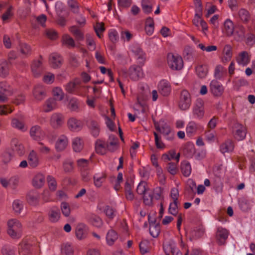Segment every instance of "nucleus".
Returning <instances> with one entry per match:
<instances>
[{"label": "nucleus", "instance_id": "nucleus-1", "mask_svg": "<svg viewBox=\"0 0 255 255\" xmlns=\"http://www.w3.org/2000/svg\"><path fill=\"white\" fill-rule=\"evenodd\" d=\"M7 234L13 239H19L21 237L22 225L16 219L9 220L7 223Z\"/></svg>", "mask_w": 255, "mask_h": 255}, {"label": "nucleus", "instance_id": "nucleus-2", "mask_svg": "<svg viewBox=\"0 0 255 255\" xmlns=\"http://www.w3.org/2000/svg\"><path fill=\"white\" fill-rule=\"evenodd\" d=\"M77 165L80 170L82 179L88 182L91 179V167L89 161L84 159H80L77 161Z\"/></svg>", "mask_w": 255, "mask_h": 255}, {"label": "nucleus", "instance_id": "nucleus-3", "mask_svg": "<svg viewBox=\"0 0 255 255\" xmlns=\"http://www.w3.org/2000/svg\"><path fill=\"white\" fill-rule=\"evenodd\" d=\"M168 64L169 67L174 70H179L183 66L182 57L177 55L169 53L167 55Z\"/></svg>", "mask_w": 255, "mask_h": 255}, {"label": "nucleus", "instance_id": "nucleus-4", "mask_svg": "<svg viewBox=\"0 0 255 255\" xmlns=\"http://www.w3.org/2000/svg\"><path fill=\"white\" fill-rule=\"evenodd\" d=\"M191 105V98L189 93L186 90L181 92L178 102V107L182 111L189 109Z\"/></svg>", "mask_w": 255, "mask_h": 255}, {"label": "nucleus", "instance_id": "nucleus-5", "mask_svg": "<svg viewBox=\"0 0 255 255\" xmlns=\"http://www.w3.org/2000/svg\"><path fill=\"white\" fill-rule=\"evenodd\" d=\"M232 133L236 139L242 140L245 139L247 134L246 128L241 124L235 123L233 127Z\"/></svg>", "mask_w": 255, "mask_h": 255}, {"label": "nucleus", "instance_id": "nucleus-6", "mask_svg": "<svg viewBox=\"0 0 255 255\" xmlns=\"http://www.w3.org/2000/svg\"><path fill=\"white\" fill-rule=\"evenodd\" d=\"M193 114L198 119H202L204 116V102L201 98L196 99L193 107Z\"/></svg>", "mask_w": 255, "mask_h": 255}, {"label": "nucleus", "instance_id": "nucleus-7", "mask_svg": "<svg viewBox=\"0 0 255 255\" xmlns=\"http://www.w3.org/2000/svg\"><path fill=\"white\" fill-rule=\"evenodd\" d=\"M163 248L166 255H182L176 248L175 243L172 240L164 242Z\"/></svg>", "mask_w": 255, "mask_h": 255}, {"label": "nucleus", "instance_id": "nucleus-8", "mask_svg": "<svg viewBox=\"0 0 255 255\" xmlns=\"http://www.w3.org/2000/svg\"><path fill=\"white\" fill-rule=\"evenodd\" d=\"M12 93L11 87L6 82H0V103L5 102Z\"/></svg>", "mask_w": 255, "mask_h": 255}, {"label": "nucleus", "instance_id": "nucleus-9", "mask_svg": "<svg viewBox=\"0 0 255 255\" xmlns=\"http://www.w3.org/2000/svg\"><path fill=\"white\" fill-rule=\"evenodd\" d=\"M32 94L36 101H41L47 96V90L43 85L37 84L34 87Z\"/></svg>", "mask_w": 255, "mask_h": 255}, {"label": "nucleus", "instance_id": "nucleus-10", "mask_svg": "<svg viewBox=\"0 0 255 255\" xmlns=\"http://www.w3.org/2000/svg\"><path fill=\"white\" fill-rule=\"evenodd\" d=\"M224 90L223 85L220 82L215 79L211 81L210 91L214 96H221L223 93Z\"/></svg>", "mask_w": 255, "mask_h": 255}, {"label": "nucleus", "instance_id": "nucleus-11", "mask_svg": "<svg viewBox=\"0 0 255 255\" xmlns=\"http://www.w3.org/2000/svg\"><path fill=\"white\" fill-rule=\"evenodd\" d=\"M64 116L60 113H53L50 117L49 124L55 129L60 128L64 123Z\"/></svg>", "mask_w": 255, "mask_h": 255}, {"label": "nucleus", "instance_id": "nucleus-12", "mask_svg": "<svg viewBox=\"0 0 255 255\" xmlns=\"http://www.w3.org/2000/svg\"><path fill=\"white\" fill-rule=\"evenodd\" d=\"M128 75L132 80L136 81L143 76L141 68L139 66H130L128 72Z\"/></svg>", "mask_w": 255, "mask_h": 255}, {"label": "nucleus", "instance_id": "nucleus-13", "mask_svg": "<svg viewBox=\"0 0 255 255\" xmlns=\"http://www.w3.org/2000/svg\"><path fill=\"white\" fill-rule=\"evenodd\" d=\"M57 108V103L54 98H50L47 99L41 107L42 111L44 113H49Z\"/></svg>", "mask_w": 255, "mask_h": 255}, {"label": "nucleus", "instance_id": "nucleus-14", "mask_svg": "<svg viewBox=\"0 0 255 255\" xmlns=\"http://www.w3.org/2000/svg\"><path fill=\"white\" fill-rule=\"evenodd\" d=\"M201 128V126L198 123L191 121L188 123L186 128V132L187 135L192 136L195 135L198 130Z\"/></svg>", "mask_w": 255, "mask_h": 255}, {"label": "nucleus", "instance_id": "nucleus-15", "mask_svg": "<svg viewBox=\"0 0 255 255\" xmlns=\"http://www.w3.org/2000/svg\"><path fill=\"white\" fill-rule=\"evenodd\" d=\"M22 118L23 117L21 115H16L15 117L11 119V126L22 131H25L27 128L23 124Z\"/></svg>", "mask_w": 255, "mask_h": 255}, {"label": "nucleus", "instance_id": "nucleus-16", "mask_svg": "<svg viewBox=\"0 0 255 255\" xmlns=\"http://www.w3.org/2000/svg\"><path fill=\"white\" fill-rule=\"evenodd\" d=\"M31 68V71L34 77H38L41 74L43 70L41 56L40 57L39 59L33 61Z\"/></svg>", "mask_w": 255, "mask_h": 255}, {"label": "nucleus", "instance_id": "nucleus-17", "mask_svg": "<svg viewBox=\"0 0 255 255\" xmlns=\"http://www.w3.org/2000/svg\"><path fill=\"white\" fill-rule=\"evenodd\" d=\"M155 127L156 130L163 135L168 134L171 132L170 126L163 120H160L159 123H155Z\"/></svg>", "mask_w": 255, "mask_h": 255}, {"label": "nucleus", "instance_id": "nucleus-18", "mask_svg": "<svg viewBox=\"0 0 255 255\" xmlns=\"http://www.w3.org/2000/svg\"><path fill=\"white\" fill-rule=\"evenodd\" d=\"M68 139L67 137L64 135H60L55 143V149L57 151L64 150L68 145Z\"/></svg>", "mask_w": 255, "mask_h": 255}, {"label": "nucleus", "instance_id": "nucleus-19", "mask_svg": "<svg viewBox=\"0 0 255 255\" xmlns=\"http://www.w3.org/2000/svg\"><path fill=\"white\" fill-rule=\"evenodd\" d=\"M228 235L229 232L227 230L222 227L218 228L216 233V238L218 244L220 245H224L228 237Z\"/></svg>", "mask_w": 255, "mask_h": 255}, {"label": "nucleus", "instance_id": "nucleus-20", "mask_svg": "<svg viewBox=\"0 0 255 255\" xmlns=\"http://www.w3.org/2000/svg\"><path fill=\"white\" fill-rule=\"evenodd\" d=\"M158 89L159 93L164 96H168L171 92L170 84L165 80H162L159 83Z\"/></svg>", "mask_w": 255, "mask_h": 255}, {"label": "nucleus", "instance_id": "nucleus-21", "mask_svg": "<svg viewBox=\"0 0 255 255\" xmlns=\"http://www.w3.org/2000/svg\"><path fill=\"white\" fill-rule=\"evenodd\" d=\"M69 128L72 131H79L82 128L83 123L81 121L75 118H71L68 121Z\"/></svg>", "mask_w": 255, "mask_h": 255}, {"label": "nucleus", "instance_id": "nucleus-22", "mask_svg": "<svg viewBox=\"0 0 255 255\" xmlns=\"http://www.w3.org/2000/svg\"><path fill=\"white\" fill-rule=\"evenodd\" d=\"M235 28L233 21L230 19H227L224 21L222 31L227 36H231L233 35Z\"/></svg>", "mask_w": 255, "mask_h": 255}, {"label": "nucleus", "instance_id": "nucleus-23", "mask_svg": "<svg viewBox=\"0 0 255 255\" xmlns=\"http://www.w3.org/2000/svg\"><path fill=\"white\" fill-rule=\"evenodd\" d=\"M3 8H6V11L1 15V19L3 21H5L10 18L13 15L12 9L13 7L12 6L8 5V3L6 2H2L0 3V10Z\"/></svg>", "mask_w": 255, "mask_h": 255}, {"label": "nucleus", "instance_id": "nucleus-24", "mask_svg": "<svg viewBox=\"0 0 255 255\" xmlns=\"http://www.w3.org/2000/svg\"><path fill=\"white\" fill-rule=\"evenodd\" d=\"M88 233V227L86 225L83 224H78L75 230V234L76 237L79 239L82 240L85 238Z\"/></svg>", "mask_w": 255, "mask_h": 255}, {"label": "nucleus", "instance_id": "nucleus-25", "mask_svg": "<svg viewBox=\"0 0 255 255\" xmlns=\"http://www.w3.org/2000/svg\"><path fill=\"white\" fill-rule=\"evenodd\" d=\"M28 162L32 168L36 167L39 164V159L38 154L36 151L31 150L28 156Z\"/></svg>", "mask_w": 255, "mask_h": 255}, {"label": "nucleus", "instance_id": "nucleus-26", "mask_svg": "<svg viewBox=\"0 0 255 255\" xmlns=\"http://www.w3.org/2000/svg\"><path fill=\"white\" fill-rule=\"evenodd\" d=\"M11 146L12 149L19 155H22L24 153V146L18 139L13 138L11 141Z\"/></svg>", "mask_w": 255, "mask_h": 255}, {"label": "nucleus", "instance_id": "nucleus-27", "mask_svg": "<svg viewBox=\"0 0 255 255\" xmlns=\"http://www.w3.org/2000/svg\"><path fill=\"white\" fill-rule=\"evenodd\" d=\"M233 35L236 40L243 41L245 38V27L243 25H238L234 29Z\"/></svg>", "mask_w": 255, "mask_h": 255}, {"label": "nucleus", "instance_id": "nucleus-28", "mask_svg": "<svg viewBox=\"0 0 255 255\" xmlns=\"http://www.w3.org/2000/svg\"><path fill=\"white\" fill-rule=\"evenodd\" d=\"M32 244L31 242L28 240H23L19 244V250L24 255H27L31 252Z\"/></svg>", "mask_w": 255, "mask_h": 255}, {"label": "nucleus", "instance_id": "nucleus-29", "mask_svg": "<svg viewBox=\"0 0 255 255\" xmlns=\"http://www.w3.org/2000/svg\"><path fill=\"white\" fill-rule=\"evenodd\" d=\"M80 88L78 82H70L65 86L66 90L69 93L79 95V90Z\"/></svg>", "mask_w": 255, "mask_h": 255}, {"label": "nucleus", "instance_id": "nucleus-30", "mask_svg": "<svg viewBox=\"0 0 255 255\" xmlns=\"http://www.w3.org/2000/svg\"><path fill=\"white\" fill-rule=\"evenodd\" d=\"M118 138L114 135H110L108 141L106 143L108 150L113 152L118 147Z\"/></svg>", "mask_w": 255, "mask_h": 255}, {"label": "nucleus", "instance_id": "nucleus-31", "mask_svg": "<svg viewBox=\"0 0 255 255\" xmlns=\"http://www.w3.org/2000/svg\"><path fill=\"white\" fill-rule=\"evenodd\" d=\"M119 235L118 233L113 229L110 230L106 235V242L109 246H112L118 240Z\"/></svg>", "mask_w": 255, "mask_h": 255}, {"label": "nucleus", "instance_id": "nucleus-32", "mask_svg": "<svg viewBox=\"0 0 255 255\" xmlns=\"http://www.w3.org/2000/svg\"><path fill=\"white\" fill-rule=\"evenodd\" d=\"M160 231V225L155 221L149 222V233L153 238H156L159 235Z\"/></svg>", "mask_w": 255, "mask_h": 255}, {"label": "nucleus", "instance_id": "nucleus-33", "mask_svg": "<svg viewBox=\"0 0 255 255\" xmlns=\"http://www.w3.org/2000/svg\"><path fill=\"white\" fill-rule=\"evenodd\" d=\"M45 182L44 176L41 173L36 174L32 180V185L37 188L42 187Z\"/></svg>", "mask_w": 255, "mask_h": 255}, {"label": "nucleus", "instance_id": "nucleus-34", "mask_svg": "<svg viewBox=\"0 0 255 255\" xmlns=\"http://www.w3.org/2000/svg\"><path fill=\"white\" fill-rule=\"evenodd\" d=\"M30 134L32 138L36 140H40L43 136V133L38 126H34L31 128Z\"/></svg>", "mask_w": 255, "mask_h": 255}, {"label": "nucleus", "instance_id": "nucleus-35", "mask_svg": "<svg viewBox=\"0 0 255 255\" xmlns=\"http://www.w3.org/2000/svg\"><path fill=\"white\" fill-rule=\"evenodd\" d=\"M250 58L246 51H243L239 54L237 58L238 63L242 66H246L250 62Z\"/></svg>", "mask_w": 255, "mask_h": 255}, {"label": "nucleus", "instance_id": "nucleus-36", "mask_svg": "<svg viewBox=\"0 0 255 255\" xmlns=\"http://www.w3.org/2000/svg\"><path fill=\"white\" fill-rule=\"evenodd\" d=\"M106 178V175L103 172L95 174L93 176L94 185L98 188L102 186Z\"/></svg>", "mask_w": 255, "mask_h": 255}, {"label": "nucleus", "instance_id": "nucleus-37", "mask_svg": "<svg viewBox=\"0 0 255 255\" xmlns=\"http://www.w3.org/2000/svg\"><path fill=\"white\" fill-rule=\"evenodd\" d=\"M50 62L53 68L59 67L62 64V58L57 53H52L50 56Z\"/></svg>", "mask_w": 255, "mask_h": 255}, {"label": "nucleus", "instance_id": "nucleus-38", "mask_svg": "<svg viewBox=\"0 0 255 255\" xmlns=\"http://www.w3.org/2000/svg\"><path fill=\"white\" fill-rule=\"evenodd\" d=\"M60 217L59 209L56 207H52L49 212V218L51 222L55 223L57 222Z\"/></svg>", "mask_w": 255, "mask_h": 255}, {"label": "nucleus", "instance_id": "nucleus-39", "mask_svg": "<svg viewBox=\"0 0 255 255\" xmlns=\"http://www.w3.org/2000/svg\"><path fill=\"white\" fill-rule=\"evenodd\" d=\"M18 49L22 55L26 57L29 56L31 53L30 46L25 43L20 42L19 43Z\"/></svg>", "mask_w": 255, "mask_h": 255}, {"label": "nucleus", "instance_id": "nucleus-40", "mask_svg": "<svg viewBox=\"0 0 255 255\" xmlns=\"http://www.w3.org/2000/svg\"><path fill=\"white\" fill-rule=\"evenodd\" d=\"M234 145L231 140H227L220 146V151L222 153L230 152L233 150Z\"/></svg>", "mask_w": 255, "mask_h": 255}, {"label": "nucleus", "instance_id": "nucleus-41", "mask_svg": "<svg viewBox=\"0 0 255 255\" xmlns=\"http://www.w3.org/2000/svg\"><path fill=\"white\" fill-rule=\"evenodd\" d=\"M104 213L107 218L106 222L109 224L110 222L116 216V211L111 207L107 206L104 209Z\"/></svg>", "mask_w": 255, "mask_h": 255}, {"label": "nucleus", "instance_id": "nucleus-42", "mask_svg": "<svg viewBox=\"0 0 255 255\" xmlns=\"http://www.w3.org/2000/svg\"><path fill=\"white\" fill-rule=\"evenodd\" d=\"M72 147L74 151L80 152L83 148V141L78 137L74 138L72 140Z\"/></svg>", "mask_w": 255, "mask_h": 255}, {"label": "nucleus", "instance_id": "nucleus-43", "mask_svg": "<svg viewBox=\"0 0 255 255\" xmlns=\"http://www.w3.org/2000/svg\"><path fill=\"white\" fill-rule=\"evenodd\" d=\"M95 149L98 153L104 154L107 150L106 143L101 140H97L95 143Z\"/></svg>", "mask_w": 255, "mask_h": 255}, {"label": "nucleus", "instance_id": "nucleus-44", "mask_svg": "<svg viewBox=\"0 0 255 255\" xmlns=\"http://www.w3.org/2000/svg\"><path fill=\"white\" fill-rule=\"evenodd\" d=\"M141 7L143 12L149 13L152 11L153 1L152 0H142Z\"/></svg>", "mask_w": 255, "mask_h": 255}, {"label": "nucleus", "instance_id": "nucleus-45", "mask_svg": "<svg viewBox=\"0 0 255 255\" xmlns=\"http://www.w3.org/2000/svg\"><path fill=\"white\" fill-rule=\"evenodd\" d=\"M9 70V62L4 61L0 63V76L5 77L8 75Z\"/></svg>", "mask_w": 255, "mask_h": 255}, {"label": "nucleus", "instance_id": "nucleus-46", "mask_svg": "<svg viewBox=\"0 0 255 255\" xmlns=\"http://www.w3.org/2000/svg\"><path fill=\"white\" fill-rule=\"evenodd\" d=\"M196 72L200 78H205L208 73L207 66L206 65H199L196 68Z\"/></svg>", "mask_w": 255, "mask_h": 255}, {"label": "nucleus", "instance_id": "nucleus-47", "mask_svg": "<svg viewBox=\"0 0 255 255\" xmlns=\"http://www.w3.org/2000/svg\"><path fill=\"white\" fill-rule=\"evenodd\" d=\"M89 127L91 130V132L93 136L94 137L98 136L100 132V127L99 124L95 121H91Z\"/></svg>", "mask_w": 255, "mask_h": 255}, {"label": "nucleus", "instance_id": "nucleus-48", "mask_svg": "<svg viewBox=\"0 0 255 255\" xmlns=\"http://www.w3.org/2000/svg\"><path fill=\"white\" fill-rule=\"evenodd\" d=\"M132 52L136 56L137 58L142 61L145 59L144 54L142 49L138 46H133L130 48Z\"/></svg>", "mask_w": 255, "mask_h": 255}, {"label": "nucleus", "instance_id": "nucleus-49", "mask_svg": "<svg viewBox=\"0 0 255 255\" xmlns=\"http://www.w3.org/2000/svg\"><path fill=\"white\" fill-rule=\"evenodd\" d=\"M238 16L240 20L244 23L248 22L250 18L249 12L244 8H242L239 11Z\"/></svg>", "mask_w": 255, "mask_h": 255}, {"label": "nucleus", "instance_id": "nucleus-50", "mask_svg": "<svg viewBox=\"0 0 255 255\" xmlns=\"http://www.w3.org/2000/svg\"><path fill=\"white\" fill-rule=\"evenodd\" d=\"M181 170L182 173L185 176H189L191 172V167L190 163L186 161H185L181 163Z\"/></svg>", "mask_w": 255, "mask_h": 255}, {"label": "nucleus", "instance_id": "nucleus-51", "mask_svg": "<svg viewBox=\"0 0 255 255\" xmlns=\"http://www.w3.org/2000/svg\"><path fill=\"white\" fill-rule=\"evenodd\" d=\"M26 198L27 202L30 204L34 205L38 202L39 195L37 193L32 192L29 193Z\"/></svg>", "mask_w": 255, "mask_h": 255}, {"label": "nucleus", "instance_id": "nucleus-52", "mask_svg": "<svg viewBox=\"0 0 255 255\" xmlns=\"http://www.w3.org/2000/svg\"><path fill=\"white\" fill-rule=\"evenodd\" d=\"M67 4L71 10L74 13H78L79 12V4L75 0H68Z\"/></svg>", "mask_w": 255, "mask_h": 255}, {"label": "nucleus", "instance_id": "nucleus-53", "mask_svg": "<svg viewBox=\"0 0 255 255\" xmlns=\"http://www.w3.org/2000/svg\"><path fill=\"white\" fill-rule=\"evenodd\" d=\"M53 95L56 102L62 100L64 98V93L61 88L59 87H55L53 89Z\"/></svg>", "mask_w": 255, "mask_h": 255}, {"label": "nucleus", "instance_id": "nucleus-54", "mask_svg": "<svg viewBox=\"0 0 255 255\" xmlns=\"http://www.w3.org/2000/svg\"><path fill=\"white\" fill-rule=\"evenodd\" d=\"M150 243L146 240H142L139 244V249L142 254H145L149 251Z\"/></svg>", "mask_w": 255, "mask_h": 255}, {"label": "nucleus", "instance_id": "nucleus-55", "mask_svg": "<svg viewBox=\"0 0 255 255\" xmlns=\"http://www.w3.org/2000/svg\"><path fill=\"white\" fill-rule=\"evenodd\" d=\"M61 252L65 255H72L74 253V250L70 244L66 243L62 246Z\"/></svg>", "mask_w": 255, "mask_h": 255}, {"label": "nucleus", "instance_id": "nucleus-56", "mask_svg": "<svg viewBox=\"0 0 255 255\" xmlns=\"http://www.w3.org/2000/svg\"><path fill=\"white\" fill-rule=\"evenodd\" d=\"M133 37V34L128 30H122L121 32V38L125 42H129Z\"/></svg>", "mask_w": 255, "mask_h": 255}, {"label": "nucleus", "instance_id": "nucleus-57", "mask_svg": "<svg viewBox=\"0 0 255 255\" xmlns=\"http://www.w3.org/2000/svg\"><path fill=\"white\" fill-rule=\"evenodd\" d=\"M90 222L93 226L98 228L101 227L103 223L101 219L95 215H93L91 216Z\"/></svg>", "mask_w": 255, "mask_h": 255}, {"label": "nucleus", "instance_id": "nucleus-58", "mask_svg": "<svg viewBox=\"0 0 255 255\" xmlns=\"http://www.w3.org/2000/svg\"><path fill=\"white\" fill-rule=\"evenodd\" d=\"M63 43L69 47H74L75 45L74 39L68 34H65L62 37Z\"/></svg>", "mask_w": 255, "mask_h": 255}, {"label": "nucleus", "instance_id": "nucleus-59", "mask_svg": "<svg viewBox=\"0 0 255 255\" xmlns=\"http://www.w3.org/2000/svg\"><path fill=\"white\" fill-rule=\"evenodd\" d=\"M12 207L15 213H20L21 210L23 209L22 202L19 200H14L13 202Z\"/></svg>", "mask_w": 255, "mask_h": 255}, {"label": "nucleus", "instance_id": "nucleus-60", "mask_svg": "<svg viewBox=\"0 0 255 255\" xmlns=\"http://www.w3.org/2000/svg\"><path fill=\"white\" fill-rule=\"evenodd\" d=\"M70 32L73 34L76 39L79 40L83 39V34L81 31L75 26H73L70 28Z\"/></svg>", "mask_w": 255, "mask_h": 255}, {"label": "nucleus", "instance_id": "nucleus-61", "mask_svg": "<svg viewBox=\"0 0 255 255\" xmlns=\"http://www.w3.org/2000/svg\"><path fill=\"white\" fill-rule=\"evenodd\" d=\"M239 204L241 209L243 211H246L250 208L249 201L244 198L239 200Z\"/></svg>", "mask_w": 255, "mask_h": 255}, {"label": "nucleus", "instance_id": "nucleus-62", "mask_svg": "<svg viewBox=\"0 0 255 255\" xmlns=\"http://www.w3.org/2000/svg\"><path fill=\"white\" fill-rule=\"evenodd\" d=\"M86 43L90 50L93 51L96 49V43L92 36L90 34L86 35Z\"/></svg>", "mask_w": 255, "mask_h": 255}, {"label": "nucleus", "instance_id": "nucleus-63", "mask_svg": "<svg viewBox=\"0 0 255 255\" xmlns=\"http://www.w3.org/2000/svg\"><path fill=\"white\" fill-rule=\"evenodd\" d=\"M2 255H15V249L9 246H4L1 249Z\"/></svg>", "mask_w": 255, "mask_h": 255}, {"label": "nucleus", "instance_id": "nucleus-64", "mask_svg": "<svg viewBox=\"0 0 255 255\" xmlns=\"http://www.w3.org/2000/svg\"><path fill=\"white\" fill-rule=\"evenodd\" d=\"M226 72V69L222 66H217L215 70V76L218 79H221Z\"/></svg>", "mask_w": 255, "mask_h": 255}]
</instances>
